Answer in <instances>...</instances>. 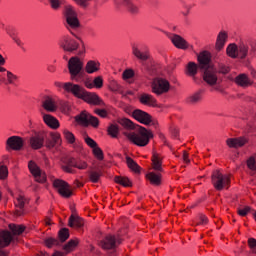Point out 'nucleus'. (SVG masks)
Wrapping results in <instances>:
<instances>
[{
  "label": "nucleus",
  "mask_w": 256,
  "mask_h": 256,
  "mask_svg": "<svg viewBox=\"0 0 256 256\" xmlns=\"http://www.w3.org/2000/svg\"><path fill=\"white\" fill-rule=\"evenodd\" d=\"M248 245H249L250 249L252 250V252L256 253V239L255 238L248 239Z\"/></svg>",
  "instance_id": "13d9d810"
},
{
  "label": "nucleus",
  "mask_w": 256,
  "mask_h": 256,
  "mask_svg": "<svg viewBox=\"0 0 256 256\" xmlns=\"http://www.w3.org/2000/svg\"><path fill=\"white\" fill-rule=\"evenodd\" d=\"M28 168L37 183H45V181H47V174L37 166V163L30 161L28 163Z\"/></svg>",
  "instance_id": "9b49d317"
},
{
  "label": "nucleus",
  "mask_w": 256,
  "mask_h": 256,
  "mask_svg": "<svg viewBox=\"0 0 256 256\" xmlns=\"http://www.w3.org/2000/svg\"><path fill=\"white\" fill-rule=\"evenodd\" d=\"M198 63L201 71L203 72V80L208 85H217L218 77L217 71L213 68V64L211 63V54L209 51L201 52L198 57Z\"/></svg>",
  "instance_id": "7ed1b4c3"
},
{
  "label": "nucleus",
  "mask_w": 256,
  "mask_h": 256,
  "mask_svg": "<svg viewBox=\"0 0 256 256\" xmlns=\"http://www.w3.org/2000/svg\"><path fill=\"white\" fill-rule=\"evenodd\" d=\"M9 176V169L0 163V179H7Z\"/></svg>",
  "instance_id": "09e8293b"
},
{
  "label": "nucleus",
  "mask_w": 256,
  "mask_h": 256,
  "mask_svg": "<svg viewBox=\"0 0 256 256\" xmlns=\"http://www.w3.org/2000/svg\"><path fill=\"white\" fill-rule=\"evenodd\" d=\"M135 75V72L133 70L128 69L125 70L122 74L123 79H131Z\"/></svg>",
  "instance_id": "4d7b16f0"
},
{
  "label": "nucleus",
  "mask_w": 256,
  "mask_h": 256,
  "mask_svg": "<svg viewBox=\"0 0 256 256\" xmlns=\"http://www.w3.org/2000/svg\"><path fill=\"white\" fill-rule=\"evenodd\" d=\"M99 62H95L93 60H90L86 64V72L89 74L96 73V71H99Z\"/></svg>",
  "instance_id": "2f4dec72"
},
{
  "label": "nucleus",
  "mask_w": 256,
  "mask_h": 256,
  "mask_svg": "<svg viewBox=\"0 0 256 256\" xmlns=\"http://www.w3.org/2000/svg\"><path fill=\"white\" fill-rule=\"evenodd\" d=\"M77 5H80V7H87V2L89 0H74Z\"/></svg>",
  "instance_id": "0e129e2a"
},
{
  "label": "nucleus",
  "mask_w": 256,
  "mask_h": 256,
  "mask_svg": "<svg viewBox=\"0 0 256 256\" xmlns=\"http://www.w3.org/2000/svg\"><path fill=\"white\" fill-rule=\"evenodd\" d=\"M121 238L116 237L115 235H107L103 240L99 242V245L105 251L115 249L118 245H121Z\"/></svg>",
  "instance_id": "9d476101"
},
{
  "label": "nucleus",
  "mask_w": 256,
  "mask_h": 256,
  "mask_svg": "<svg viewBox=\"0 0 256 256\" xmlns=\"http://www.w3.org/2000/svg\"><path fill=\"white\" fill-rule=\"evenodd\" d=\"M199 219L200 222L198 223V225H207V223L209 222V219L205 215H200Z\"/></svg>",
  "instance_id": "680f3d73"
},
{
  "label": "nucleus",
  "mask_w": 256,
  "mask_h": 256,
  "mask_svg": "<svg viewBox=\"0 0 256 256\" xmlns=\"http://www.w3.org/2000/svg\"><path fill=\"white\" fill-rule=\"evenodd\" d=\"M9 229L13 235H21V233H23V231H25V226L9 224Z\"/></svg>",
  "instance_id": "58836bf2"
},
{
  "label": "nucleus",
  "mask_w": 256,
  "mask_h": 256,
  "mask_svg": "<svg viewBox=\"0 0 256 256\" xmlns=\"http://www.w3.org/2000/svg\"><path fill=\"white\" fill-rule=\"evenodd\" d=\"M63 135H64L66 141H67L70 145H73V144L75 143V141H76L75 135H74L71 131H69V130H64V131H63Z\"/></svg>",
  "instance_id": "a18cd8bd"
},
{
  "label": "nucleus",
  "mask_w": 256,
  "mask_h": 256,
  "mask_svg": "<svg viewBox=\"0 0 256 256\" xmlns=\"http://www.w3.org/2000/svg\"><path fill=\"white\" fill-rule=\"evenodd\" d=\"M95 113L96 115H99V117H102L103 119H105V117H107L108 115L107 110L105 109H96Z\"/></svg>",
  "instance_id": "052dcab7"
},
{
  "label": "nucleus",
  "mask_w": 256,
  "mask_h": 256,
  "mask_svg": "<svg viewBox=\"0 0 256 256\" xmlns=\"http://www.w3.org/2000/svg\"><path fill=\"white\" fill-rule=\"evenodd\" d=\"M69 227H75L76 229H81L85 222L79 216L71 215L68 221Z\"/></svg>",
  "instance_id": "c85d7f7f"
},
{
  "label": "nucleus",
  "mask_w": 256,
  "mask_h": 256,
  "mask_svg": "<svg viewBox=\"0 0 256 256\" xmlns=\"http://www.w3.org/2000/svg\"><path fill=\"white\" fill-rule=\"evenodd\" d=\"M132 116L136 119V121H139V123H142L143 125L151 124V115L143 110H134Z\"/></svg>",
  "instance_id": "6ab92c4d"
},
{
  "label": "nucleus",
  "mask_w": 256,
  "mask_h": 256,
  "mask_svg": "<svg viewBox=\"0 0 256 256\" xmlns=\"http://www.w3.org/2000/svg\"><path fill=\"white\" fill-rule=\"evenodd\" d=\"M42 107L45 111H48V113H55V111H57V104H55V100L49 96L45 97L43 100Z\"/></svg>",
  "instance_id": "b1692460"
},
{
  "label": "nucleus",
  "mask_w": 256,
  "mask_h": 256,
  "mask_svg": "<svg viewBox=\"0 0 256 256\" xmlns=\"http://www.w3.org/2000/svg\"><path fill=\"white\" fill-rule=\"evenodd\" d=\"M123 2L129 13H132V15H137V13H139V6L135 5L130 0H123Z\"/></svg>",
  "instance_id": "72a5a7b5"
},
{
  "label": "nucleus",
  "mask_w": 256,
  "mask_h": 256,
  "mask_svg": "<svg viewBox=\"0 0 256 256\" xmlns=\"http://www.w3.org/2000/svg\"><path fill=\"white\" fill-rule=\"evenodd\" d=\"M235 83L240 87H249L253 85V81H251V79H249V77L246 74H239L235 78Z\"/></svg>",
  "instance_id": "bb28decb"
},
{
  "label": "nucleus",
  "mask_w": 256,
  "mask_h": 256,
  "mask_svg": "<svg viewBox=\"0 0 256 256\" xmlns=\"http://www.w3.org/2000/svg\"><path fill=\"white\" fill-rule=\"evenodd\" d=\"M7 79H8V83L10 85H13V83L17 81L18 77L17 75L13 74V72L7 71Z\"/></svg>",
  "instance_id": "864d4df0"
},
{
  "label": "nucleus",
  "mask_w": 256,
  "mask_h": 256,
  "mask_svg": "<svg viewBox=\"0 0 256 256\" xmlns=\"http://www.w3.org/2000/svg\"><path fill=\"white\" fill-rule=\"evenodd\" d=\"M69 239V229L62 228L58 232V241H60V244L65 243V241Z\"/></svg>",
  "instance_id": "ea45409f"
},
{
  "label": "nucleus",
  "mask_w": 256,
  "mask_h": 256,
  "mask_svg": "<svg viewBox=\"0 0 256 256\" xmlns=\"http://www.w3.org/2000/svg\"><path fill=\"white\" fill-rule=\"evenodd\" d=\"M50 1V5L54 10H57L61 7V5H63V3H65V0H49Z\"/></svg>",
  "instance_id": "3c124183"
},
{
  "label": "nucleus",
  "mask_w": 256,
  "mask_h": 256,
  "mask_svg": "<svg viewBox=\"0 0 256 256\" xmlns=\"http://www.w3.org/2000/svg\"><path fill=\"white\" fill-rule=\"evenodd\" d=\"M29 144L32 149H41L45 145V133H36L30 137Z\"/></svg>",
  "instance_id": "a211bd4d"
},
{
  "label": "nucleus",
  "mask_w": 256,
  "mask_h": 256,
  "mask_svg": "<svg viewBox=\"0 0 256 256\" xmlns=\"http://www.w3.org/2000/svg\"><path fill=\"white\" fill-rule=\"evenodd\" d=\"M120 125L126 129V131L123 132L125 137H127L131 143L137 145V147H147V145H149V141L153 139V133L145 127H140L136 132L133 131V129H135V124L127 118L122 119L120 121Z\"/></svg>",
  "instance_id": "f03ea898"
},
{
  "label": "nucleus",
  "mask_w": 256,
  "mask_h": 256,
  "mask_svg": "<svg viewBox=\"0 0 256 256\" xmlns=\"http://www.w3.org/2000/svg\"><path fill=\"white\" fill-rule=\"evenodd\" d=\"M108 134L111 135L114 139L119 135V125L112 124L108 127Z\"/></svg>",
  "instance_id": "49530a36"
},
{
  "label": "nucleus",
  "mask_w": 256,
  "mask_h": 256,
  "mask_svg": "<svg viewBox=\"0 0 256 256\" xmlns=\"http://www.w3.org/2000/svg\"><path fill=\"white\" fill-rule=\"evenodd\" d=\"M126 163L131 171H134V173H139V164H137V162H135L131 157H126Z\"/></svg>",
  "instance_id": "a19ab883"
},
{
  "label": "nucleus",
  "mask_w": 256,
  "mask_h": 256,
  "mask_svg": "<svg viewBox=\"0 0 256 256\" xmlns=\"http://www.w3.org/2000/svg\"><path fill=\"white\" fill-rule=\"evenodd\" d=\"M247 167L248 169H250L251 171H256V160L254 157H250L247 160Z\"/></svg>",
  "instance_id": "603ef678"
},
{
  "label": "nucleus",
  "mask_w": 256,
  "mask_h": 256,
  "mask_svg": "<svg viewBox=\"0 0 256 256\" xmlns=\"http://www.w3.org/2000/svg\"><path fill=\"white\" fill-rule=\"evenodd\" d=\"M15 240V237H13V234L9 232L8 230H4L0 232V249H3L4 247H9L11 245V242ZM0 256H7L5 251L0 250Z\"/></svg>",
  "instance_id": "4468645a"
},
{
  "label": "nucleus",
  "mask_w": 256,
  "mask_h": 256,
  "mask_svg": "<svg viewBox=\"0 0 256 256\" xmlns=\"http://www.w3.org/2000/svg\"><path fill=\"white\" fill-rule=\"evenodd\" d=\"M60 47L63 51H66V53H75V51L79 49V42L71 37L65 36L60 41Z\"/></svg>",
  "instance_id": "ddd939ff"
},
{
  "label": "nucleus",
  "mask_w": 256,
  "mask_h": 256,
  "mask_svg": "<svg viewBox=\"0 0 256 256\" xmlns=\"http://www.w3.org/2000/svg\"><path fill=\"white\" fill-rule=\"evenodd\" d=\"M24 143L25 142H23V138L19 136H11L6 141L7 150L13 149V151H21V149H23Z\"/></svg>",
  "instance_id": "dca6fc26"
},
{
  "label": "nucleus",
  "mask_w": 256,
  "mask_h": 256,
  "mask_svg": "<svg viewBox=\"0 0 256 256\" xmlns=\"http://www.w3.org/2000/svg\"><path fill=\"white\" fill-rule=\"evenodd\" d=\"M78 244L79 241L70 240L66 245L63 246V249L66 251V253H71V251H73V249H75Z\"/></svg>",
  "instance_id": "c03bdc74"
},
{
  "label": "nucleus",
  "mask_w": 256,
  "mask_h": 256,
  "mask_svg": "<svg viewBox=\"0 0 256 256\" xmlns=\"http://www.w3.org/2000/svg\"><path fill=\"white\" fill-rule=\"evenodd\" d=\"M151 89L152 93H154L155 95H163L165 93H169V90L171 89V84L167 79L156 77L152 81Z\"/></svg>",
  "instance_id": "0eeeda50"
},
{
  "label": "nucleus",
  "mask_w": 256,
  "mask_h": 256,
  "mask_svg": "<svg viewBox=\"0 0 256 256\" xmlns=\"http://www.w3.org/2000/svg\"><path fill=\"white\" fill-rule=\"evenodd\" d=\"M49 136H50V139L46 138V147L48 149H53L55 145H61V134L50 132Z\"/></svg>",
  "instance_id": "412c9836"
},
{
  "label": "nucleus",
  "mask_w": 256,
  "mask_h": 256,
  "mask_svg": "<svg viewBox=\"0 0 256 256\" xmlns=\"http://www.w3.org/2000/svg\"><path fill=\"white\" fill-rule=\"evenodd\" d=\"M84 141L86 145H88V147H90L91 149H94L95 147H97V142H95V140H93V138L89 136H85Z\"/></svg>",
  "instance_id": "8fccbe9b"
},
{
  "label": "nucleus",
  "mask_w": 256,
  "mask_h": 256,
  "mask_svg": "<svg viewBox=\"0 0 256 256\" xmlns=\"http://www.w3.org/2000/svg\"><path fill=\"white\" fill-rule=\"evenodd\" d=\"M55 87L58 89H64L66 93H71L77 99H82L89 105H99L100 107H105V102L101 100L95 93L87 92L85 88H83L79 84H74L72 82H55Z\"/></svg>",
  "instance_id": "f257e3e1"
},
{
  "label": "nucleus",
  "mask_w": 256,
  "mask_h": 256,
  "mask_svg": "<svg viewBox=\"0 0 256 256\" xmlns=\"http://www.w3.org/2000/svg\"><path fill=\"white\" fill-rule=\"evenodd\" d=\"M115 183L122 185L123 187H132L133 183L127 177L116 176L114 178Z\"/></svg>",
  "instance_id": "e433bc0d"
},
{
  "label": "nucleus",
  "mask_w": 256,
  "mask_h": 256,
  "mask_svg": "<svg viewBox=\"0 0 256 256\" xmlns=\"http://www.w3.org/2000/svg\"><path fill=\"white\" fill-rule=\"evenodd\" d=\"M73 147H74L75 151L79 152V151H81V149H83V144H81V142L75 140Z\"/></svg>",
  "instance_id": "e2e57ef3"
},
{
  "label": "nucleus",
  "mask_w": 256,
  "mask_h": 256,
  "mask_svg": "<svg viewBox=\"0 0 256 256\" xmlns=\"http://www.w3.org/2000/svg\"><path fill=\"white\" fill-rule=\"evenodd\" d=\"M237 213L240 217H247L251 213V207L244 206L243 208H237Z\"/></svg>",
  "instance_id": "de8ad7c7"
},
{
  "label": "nucleus",
  "mask_w": 256,
  "mask_h": 256,
  "mask_svg": "<svg viewBox=\"0 0 256 256\" xmlns=\"http://www.w3.org/2000/svg\"><path fill=\"white\" fill-rule=\"evenodd\" d=\"M172 135L177 139L179 137V129L178 128H172Z\"/></svg>",
  "instance_id": "338daca9"
},
{
  "label": "nucleus",
  "mask_w": 256,
  "mask_h": 256,
  "mask_svg": "<svg viewBox=\"0 0 256 256\" xmlns=\"http://www.w3.org/2000/svg\"><path fill=\"white\" fill-rule=\"evenodd\" d=\"M110 90H112L114 93H119L123 97H127V94H125V92L121 88L120 84L115 80H112L110 82Z\"/></svg>",
  "instance_id": "f704fd0d"
},
{
  "label": "nucleus",
  "mask_w": 256,
  "mask_h": 256,
  "mask_svg": "<svg viewBox=\"0 0 256 256\" xmlns=\"http://www.w3.org/2000/svg\"><path fill=\"white\" fill-rule=\"evenodd\" d=\"M52 256H65V253L56 251Z\"/></svg>",
  "instance_id": "774afa93"
},
{
  "label": "nucleus",
  "mask_w": 256,
  "mask_h": 256,
  "mask_svg": "<svg viewBox=\"0 0 256 256\" xmlns=\"http://www.w3.org/2000/svg\"><path fill=\"white\" fill-rule=\"evenodd\" d=\"M247 143V140L244 137L238 138H228L226 140V145L233 149H239V147H243Z\"/></svg>",
  "instance_id": "4be33fe9"
},
{
  "label": "nucleus",
  "mask_w": 256,
  "mask_h": 256,
  "mask_svg": "<svg viewBox=\"0 0 256 256\" xmlns=\"http://www.w3.org/2000/svg\"><path fill=\"white\" fill-rule=\"evenodd\" d=\"M44 123L50 127V129H59V120L51 114H42Z\"/></svg>",
  "instance_id": "a878e982"
},
{
  "label": "nucleus",
  "mask_w": 256,
  "mask_h": 256,
  "mask_svg": "<svg viewBox=\"0 0 256 256\" xmlns=\"http://www.w3.org/2000/svg\"><path fill=\"white\" fill-rule=\"evenodd\" d=\"M146 177L148 181H150L151 185H161V175L155 174V172H150L146 175Z\"/></svg>",
  "instance_id": "c756f323"
},
{
  "label": "nucleus",
  "mask_w": 256,
  "mask_h": 256,
  "mask_svg": "<svg viewBox=\"0 0 256 256\" xmlns=\"http://www.w3.org/2000/svg\"><path fill=\"white\" fill-rule=\"evenodd\" d=\"M68 71L71 81H79V77L83 75V61L77 56H73L68 61Z\"/></svg>",
  "instance_id": "39448f33"
},
{
  "label": "nucleus",
  "mask_w": 256,
  "mask_h": 256,
  "mask_svg": "<svg viewBox=\"0 0 256 256\" xmlns=\"http://www.w3.org/2000/svg\"><path fill=\"white\" fill-rule=\"evenodd\" d=\"M199 69H200V67H199V65H197V63L189 62L186 65L185 74L188 77H191L195 83H197V81H198L197 80V73H198Z\"/></svg>",
  "instance_id": "aec40b11"
},
{
  "label": "nucleus",
  "mask_w": 256,
  "mask_h": 256,
  "mask_svg": "<svg viewBox=\"0 0 256 256\" xmlns=\"http://www.w3.org/2000/svg\"><path fill=\"white\" fill-rule=\"evenodd\" d=\"M93 149V153L95 155V157H97V159H103V150H101V148H99V146H96Z\"/></svg>",
  "instance_id": "5fc2aeb1"
},
{
  "label": "nucleus",
  "mask_w": 256,
  "mask_h": 256,
  "mask_svg": "<svg viewBox=\"0 0 256 256\" xmlns=\"http://www.w3.org/2000/svg\"><path fill=\"white\" fill-rule=\"evenodd\" d=\"M139 101L142 105H147L148 107H157V99H155V97H153L151 94H142Z\"/></svg>",
  "instance_id": "5701e85b"
},
{
  "label": "nucleus",
  "mask_w": 256,
  "mask_h": 256,
  "mask_svg": "<svg viewBox=\"0 0 256 256\" xmlns=\"http://www.w3.org/2000/svg\"><path fill=\"white\" fill-rule=\"evenodd\" d=\"M230 69L229 67L225 66L224 64H219L218 66V72L222 75H227L229 73Z\"/></svg>",
  "instance_id": "6e6d98bb"
},
{
  "label": "nucleus",
  "mask_w": 256,
  "mask_h": 256,
  "mask_svg": "<svg viewBox=\"0 0 256 256\" xmlns=\"http://www.w3.org/2000/svg\"><path fill=\"white\" fill-rule=\"evenodd\" d=\"M27 202V200L25 199L24 196L19 195L16 200L14 201L15 203V207H16V211H15V215L17 217H21V215H23V208L25 207V203Z\"/></svg>",
  "instance_id": "393cba45"
},
{
  "label": "nucleus",
  "mask_w": 256,
  "mask_h": 256,
  "mask_svg": "<svg viewBox=\"0 0 256 256\" xmlns=\"http://www.w3.org/2000/svg\"><path fill=\"white\" fill-rule=\"evenodd\" d=\"M132 55H134L136 59H139V61H149V59H151V54L147 46L142 49L137 48V46H132Z\"/></svg>",
  "instance_id": "f3484780"
},
{
  "label": "nucleus",
  "mask_w": 256,
  "mask_h": 256,
  "mask_svg": "<svg viewBox=\"0 0 256 256\" xmlns=\"http://www.w3.org/2000/svg\"><path fill=\"white\" fill-rule=\"evenodd\" d=\"M76 121L84 127H89V125L94 128L99 127V118L87 113L86 111L76 116Z\"/></svg>",
  "instance_id": "1a4fd4ad"
},
{
  "label": "nucleus",
  "mask_w": 256,
  "mask_h": 256,
  "mask_svg": "<svg viewBox=\"0 0 256 256\" xmlns=\"http://www.w3.org/2000/svg\"><path fill=\"white\" fill-rule=\"evenodd\" d=\"M203 93V89L198 90L196 93L188 98V103H191L192 105H195V103H199V101H201V95H203Z\"/></svg>",
  "instance_id": "4c0bfd02"
},
{
  "label": "nucleus",
  "mask_w": 256,
  "mask_h": 256,
  "mask_svg": "<svg viewBox=\"0 0 256 256\" xmlns=\"http://www.w3.org/2000/svg\"><path fill=\"white\" fill-rule=\"evenodd\" d=\"M65 17L68 29H79V27H81V23L77 17V12L73 6H66Z\"/></svg>",
  "instance_id": "6e6552de"
},
{
  "label": "nucleus",
  "mask_w": 256,
  "mask_h": 256,
  "mask_svg": "<svg viewBox=\"0 0 256 256\" xmlns=\"http://www.w3.org/2000/svg\"><path fill=\"white\" fill-rule=\"evenodd\" d=\"M101 175H102L101 170L90 171L89 172V179L92 183H99V179H101Z\"/></svg>",
  "instance_id": "37998d69"
},
{
  "label": "nucleus",
  "mask_w": 256,
  "mask_h": 256,
  "mask_svg": "<svg viewBox=\"0 0 256 256\" xmlns=\"http://www.w3.org/2000/svg\"><path fill=\"white\" fill-rule=\"evenodd\" d=\"M249 53V46H247V44H244V43H241L239 46H238V52H237V55L239 59H245V57H247Z\"/></svg>",
  "instance_id": "473e14b6"
},
{
  "label": "nucleus",
  "mask_w": 256,
  "mask_h": 256,
  "mask_svg": "<svg viewBox=\"0 0 256 256\" xmlns=\"http://www.w3.org/2000/svg\"><path fill=\"white\" fill-rule=\"evenodd\" d=\"M166 36L168 39H170V41H172L173 45L176 46L177 49L189 48V43H187V40H184L180 35L166 32Z\"/></svg>",
  "instance_id": "2eb2a0df"
},
{
  "label": "nucleus",
  "mask_w": 256,
  "mask_h": 256,
  "mask_svg": "<svg viewBox=\"0 0 256 256\" xmlns=\"http://www.w3.org/2000/svg\"><path fill=\"white\" fill-rule=\"evenodd\" d=\"M53 187L58 191L59 195L69 199L73 192L69 189V184L61 179H56L53 181Z\"/></svg>",
  "instance_id": "f8f14e48"
},
{
  "label": "nucleus",
  "mask_w": 256,
  "mask_h": 256,
  "mask_svg": "<svg viewBox=\"0 0 256 256\" xmlns=\"http://www.w3.org/2000/svg\"><path fill=\"white\" fill-rule=\"evenodd\" d=\"M87 167V162L83 160H77L73 157H65L62 159L61 169L65 173L74 175V173H77V170L75 169L85 170Z\"/></svg>",
  "instance_id": "20e7f679"
},
{
  "label": "nucleus",
  "mask_w": 256,
  "mask_h": 256,
  "mask_svg": "<svg viewBox=\"0 0 256 256\" xmlns=\"http://www.w3.org/2000/svg\"><path fill=\"white\" fill-rule=\"evenodd\" d=\"M231 183V178L229 176L221 173V171L216 170L212 174V185L216 191H223L225 187H229Z\"/></svg>",
  "instance_id": "423d86ee"
},
{
  "label": "nucleus",
  "mask_w": 256,
  "mask_h": 256,
  "mask_svg": "<svg viewBox=\"0 0 256 256\" xmlns=\"http://www.w3.org/2000/svg\"><path fill=\"white\" fill-rule=\"evenodd\" d=\"M94 85L95 87H97V89H101V87H103V78H101L100 76L96 77L94 79Z\"/></svg>",
  "instance_id": "bf43d9fd"
},
{
  "label": "nucleus",
  "mask_w": 256,
  "mask_h": 256,
  "mask_svg": "<svg viewBox=\"0 0 256 256\" xmlns=\"http://www.w3.org/2000/svg\"><path fill=\"white\" fill-rule=\"evenodd\" d=\"M225 43H227V33L225 31H221L216 39V51H221V49L225 47Z\"/></svg>",
  "instance_id": "cd10ccee"
},
{
  "label": "nucleus",
  "mask_w": 256,
  "mask_h": 256,
  "mask_svg": "<svg viewBox=\"0 0 256 256\" xmlns=\"http://www.w3.org/2000/svg\"><path fill=\"white\" fill-rule=\"evenodd\" d=\"M238 46L236 44H230L226 48V53L231 59H237L239 57Z\"/></svg>",
  "instance_id": "7c9ffc66"
},
{
  "label": "nucleus",
  "mask_w": 256,
  "mask_h": 256,
  "mask_svg": "<svg viewBox=\"0 0 256 256\" xmlns=\"http://www.w3.org/2000/svg\"><path fill=\"white\" fill-rule=\"evenodd\" d=\"M152 165L155 171H161V157H159V154H153Z\"/></svg>",
  "instance_id": "79ce46f5"
},
{
  "label": "nucleus",
  "mask_w": 256,
  "mask_h": 256,
  "mask_svg": "<svg viewBox=\"0 0 256 256\" xmlns=\"http://www.w3.org/2000/svg\"><path fill=\"white\" fill-rule=\"evenodd\" d=\"M44 244L46 245V247H48V249H51L52 247L61 246V241H59V239L57 238L48 237L44 240Z\"/></svg>",
  "instance_id": "c9c22d12"
},
{
  "label": "nucleus",
  "mask_w": 256,
  "mask_h": 256,
  "mask_svg": "<svg viewBox=\"0 0 256 256\" xmlns=\"http://www.w3.org/2000/svg\"><path fill=\"white\" fill-rule=\"evenodd\" d=\"M183 161H184V163H190L189 153L187 151L183 152Z\"/></svg>",
  "instance_id": "69168bd1"
}]
</instances>
